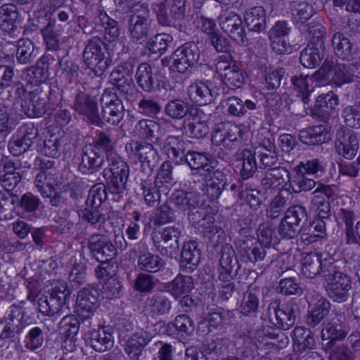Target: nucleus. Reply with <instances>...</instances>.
Instances as JSON below:
<instances>
[{"label":"nucleus","mask_w":360,"mask_h":360,"mask_svg":"<svg viewBox=\"0 0 360 360\" xmlns=\"http://www.w3.org/2000/svg\"><path fill=\"white\" fill-rule=\"evenodd\" d=\"M172 41L173 37L171 34L165 32L158 33L148 39L146 48L150 53L162 56L166 53Z\"/></svg>","instance_id":"53"},{"label":"nucleus","mask_w":360,"mask_h":360,"mask_svg":"<svg viewBox=\"0 0 360 360\" xmlns=\"http://www.w3.org/2000/svg\"><path fill=\"white\" fill-rule=\"evenodd\" d=\"M15 57L20 64L25 65L32 63L37 58L34 43L27 38L18 40Z\"/></svg>","instance_id":"52"},{"label":"nucleus","mask_w":360,"mask_h":360,"mask_svg":"<svg viewBox=\"0 0 360 360\" xmlns=\"http://www.w3.org/2000/svg\"><path fill=\"white\" fill-rule=\"evenodd\" d=\"M15 192H0V220H8L13 217L14 205L16 202H18L17 191Z\"/></svg>","instance_id":"58"},{"label":"nucleus","mask_w":360,"mask_h":360,"mask_svg":"<svg viewBox=\"0 0 360 360\" xmlns=\"http://www.w3.org/2000/svg\"><path fill=\"white\" fill-rule=\"evenodd\" d=\"M236 246L241 260L244 262L256 263L263 261L269 252L252 236H244L236 241Z\"/></svg>","instance_id":"13"},{"label":"nucleus","mask_w":360,"mask_h":360,"mask_svg":"<svg viewBox=\"0 0 360 360\" xmlns=\"http://www.w3.org/2000/svg\"><path fill=\"white\" fill-rule=\"evenodd\" d=\"M221 30L237 44L243 46L249 44L245 27L240 16L234 12H226L220 18Z\"/></svg>","instance_id":"16"},{"label":"nucleus","mask_w":360,"mask_h":360,"mask_svg":"<svg viewBox=\"0 0 360 360\" xmlns=\"http://www.w3.org/2000/svg\"><path fill=\"white\" fill-rule=\"evenodd\" d=\"M39 311L44 315L53 316L59 314L65 304L58 300L49 292L38 300Z\"/></svg>","instance_id":"54"},{"label":"nucleus","mask_w":360,"mask_h":360,"mask_svg":"<svg viewBox=\"0 0 360 360\" xmlns=\"http://www.w3.org/2000/svg\"><path fill=\"white\" fill-rule=\"evenodd\" d=\"M135 78L139 88L146 93H154L159 88V80L148 63H141L138 65Z\"/></svg>","instance_id":"30"},{"label":"nucleus","mask_w":360,"mask_h":360,"mask_svg":"<svg viewBox=\"0 0 360 360\" xmlns=\"http://www.w3.org/2000/svg\"><path fill=\"white\" fill-rule=\"evenodd\" d=\"M19 17L18 10L13 4H4L0 7V28L8 33L16 29L15 22Z\"/></svg>","instance_id":"45"},{"label":"nucleus","mask_w":360,"mask_h":360,"mask_svg":"<svg viewBox=\"0 0 360 360\" xmlns=\"http://www.w3.org/2000/svg\"><path fill=\"white\" fill-rule=\"evenodd\" d=\"M151 25L148 6H136L128 20V31L134 43H141L148 36Z\"/></svg>","instance_id":"10"},{"label":"nucleus","mask_w":360,"mask_h":360,"mask_svg":"<svg viewBox=\"0 0 360 360\" xmlns=\"http://www.w3.org/2000/svg\"><path fill=\"white\" fill-rule=\"evenodd\" d=\"M188 94L196 105H205L214 102L219 92L217 86L211 80H200L188 86Z\"/></svg>","instance_id":"15"},{"label":"nucleus","mask_w":360,"mask_h":360,"mask_svg":"<svg viewBox=\"0 0 360 360\" xmlns=\"http://www.w3.org/2000/svg\"><path fill=\"white\" fill-rule=\"evenodd\" d=\"M162 150L165 154L176 165H183L186 153V142L180 136H168L164 141Z\"/></svg>","instance_id":"31"},{"label":"nucleus","mask_w":360,"mask_h":360,"mask_svg":"<svg viewBox=\"0 0 360 360\" xmlns=\"http://www.w3.org/2000/svg\"><path fill=\"white\" fill-rule=\"evenodd\" d=\"M186 134L190 138L200 139L205 137L209 133V128L205 121L202 120L198 115L193 114L191 119L187 120Z\"/></svg>","instance_id":"59"},{"label":"nucleus","mask_w":360,"mask_h":360,"mask_svg":"<svg viewBox=\"0 0 360 360\" xmlns=\"http://www.w3.org/2000/svg\"><path fill=\"white\" fill-rule=\"evenodd\" d=\"M165 113L174 120H181L188 113L193 115L189 104L180 99L169 101L165 106Z\"/></svg>","instance_id":"56"},{"label":"nucleus","mask_w":360,"mask_h":360,"mask_svg":"<svg viewBox=\"0 0 360 360\" xmlns=\"http://www.w3.org/2000/svg\"><path fill=\"white\" fill-rule=\"evenodd\" d=\"M86 345L97 352L110 350L114 345L113 328L110 326H103L93 329L84 338Z\"/></svg>","instance_id":"18"},{"label":"nucleus","mask_w":360,"mask_h":360,"mask_svg":"<svg viewBox=\"0 0 360 360\" xmlns=\"http://www.w3.org/2000/svg\"><path fill=\"white\" fill-rule=\"evenodd\" d=\"M214 222V214L206 212L200 221H198V226L202 227L205 229L203 232L204 237L207 238L210 243L215 245L224 236V232L221 227L213 225Z\"/></svg>","instance_id":"46"},{"label":"nucleus","mask_w":360,"mask_h":360,"mask_svg":"<svg viewBox=\"0 0 360 360\" xmlns=\"http://www.w3.org/2000/svg\"><path fill=\"white\" fill-rule=\"evenodd\" d=\"M337 153L345 159L352 160L357 154L359 149V141L354 132L340 131L337 134L335 141Z\"/></svg>","instance_id":"28"},{"label":"nucleus","mask_w":360,"mask_h":360,"mask_svg":"<svg viewBox=\"0 0 360 360\" xmlns=\"http://www.w3.org/2000/svg\"><path fill=\"white\" fill-rule=\"evenodd\" d=\"M54 60V56L48 53L41 57L34 66L26 70L29 82L35 85L44 82L49 78L50 63Z\"/></svg>","instance_id":"33"},{"label":"nucleus","mask_w":360,"mask_h":360,"mask_svg":"<svg viewBox=\"0 0 360 360\" xmlns=\"http://www.w3.org/2000/svg\"><path fill=\"white\" fill-rule=\"evenodd\" d=\"M157 184L153 182L152 179L142 180L141 183V189L145 202L148 206L153 207L160 200V194Z\"/></svg>","instance_id":"61"},{"label":"nucleus","mask_w":360,"mask_h":360,"mask_svg":"<svg viewBox=\"0 0 360 360\" xmlns=\"http://www.w3.org/2000/svg\"><path fill=\"white\" fill-rule=\"evenodd\" d=\"M115 44H106L98 37L86 41L82 53L85 65L97 77L102 76L112 65V47Z\"/></svg>","instance_id":"2"},{"label":"nucleus","mask_w":360,"mask_h":360,"mask_svg":"<svg viewBox=\"0 0 360 360\" xmlns=\"http://www.w3.org/2000/svg\"><path fill=\"white\" fill-rule=\"evenodd\" d=\"M255 158L259 159V169H269L274 167L278 160L277 149L274 143L264 139L253 150Z\"/></svg>","instance_id":"29"},{"label":"nucleus","mask_w":360,"mask_h":360,"mask_svg":"<svg viewBox=\"0 0 360 360\" xmlns=\"http://www.w3.org/2000/svg\"><path fill=\"white\" fill-rule=\"evenodd\" d=\"M329 136L326 128L322 125H317L302 129L299 133L300 141L309 146L320 145L329 140Z\"/></svg>","instance_id":"41"},{"label":"nucleus","mask_w":360,"mask_h":360,"mask_svg":"<svg viewBox=\"0 0 360 360\" xmlns=\"http://www.w3.org/2000/svg\"><path fill=\"white\" fill-rule=\"evenodd\" d=\"M294 343L300 352L312 349L316 344L314 333L308 328L296 327L294 329Z\"/></svg>","instance_id":"55"},{"label":"nucleus","mask_w":360,"mask_h":360,"mask_svg":"<svg viewBox=\"0 0 360 360\" xmlns=\"http://www.w3.org/2000/svg\"><path fill=\"white\" fill-rule=\"evenodd\" d=\"M181 234V229L175 226L153 229L151 240L153 245L162 256L173 259L178 256Z\"/></svg>","instance_id":"5"},{"label":"nucleus","mask_w":360,"mask_h":360,"mask_svg":"<svg viewBox=\"0 0 360 360\" xmlns=\"http://www.w3.org/2000/svg\"><path fill=\"white\" fill-rule=\"evenodd\" d=\"M325 56V48L308 44L300 53V62L307 68L319 66Z\"/></svg>","instance_id":"47"},{"label":"nucleus","mask_w":360,"mask_h":360,"mask_svg":"<svg viewBox=\"0 0 360 360\" xmlns=\"http://www.w3.org/2000/svg\"><path fill=\"white\" fill-rule=\"evenodd\" d=\"M59 328L66 336V342L70 340L71 342L73 341V338L78 333L80 328H83L84 326H87V322L83 323L82 319L79 316L75 315H67L65 316L59 322Z\"/></svg>","instance_id":"51"},{"label":"nucleus","mask_w":360,"mask_h":360,"mask_svg":"<svg viewBox=\"0 0 360 360\" xmlns=\"http://www.w3.org/2000/svg\"><path fill=\"white\" fill-rule=\"evenodd\" d=\"M343 314H337L324 324L321 331L323 340H328L326 347L331 348L336 341L343 340L348 333V327Z\"/></svg>","instance_id":"19"},{"label":"nucleus","mask_w":360,"mask_h":360,"mask_svg":"<svg viewBox=\"0 0 360 360\" xmlns=\"http://www.w3.org/2000/svg\"><path fill=\"white\" fill-rule=\"evenodd\" d=\"M219 255V280L222 283L219 287L218 295L220 300L227 301L236 290L234 283L230 281L237 276L240 265L235 250L228 243L221 246Z\"/></svg>","instance_id":"1"},{"label":"nucleus","mask_w":360,"mask_h":360,"mask_svg":"<svg viewBox=\"0 0 360 360\" xmlns=\"http://www.w3.org/2000/svg\"><path fill=\"white\" fill-rule=\"evenodd\" d=\"M308 33L310 43L316 47L325 48L323 37L326 34V28L319 22H311L304 26Z\"/></svg>","instance_id":"63"},{"label":"nucleus","mask_w":360,"mask_h":360,"mask_svg":"<svg viewBox=\"0 0 360 360\" xmlns=\"http://www.w3.org/2000/svg\"><path fill=\"white\" fill-rule=\"evenodd\" d=\"M168 291L174 299H179L183 295L190 292L194 288L191 276L179 274L167 284Z\"/></svg>","instance_id":"50"},{"label":"nucleus","mask_w":360,"mask_h":360,"mask_svg":"<svg viewBox=\"0 0 360 360\" xmlns=\"http://www.w3.org/2000/svg\"><path fill=\"white\" fill-rule=\"evenodd\" d=\"M125 150L130 158L140 162L142 171L148 175L159 163L160 156L151 143L131 141L125 145Z\"/></svg>","instance_id":"7"},{"label":"nucleus","mask_w":360,"mask_h":360,"mask_svg":"<svg viewBox=\"0 0 360 360\" xmlns=\"http://www.w3.org/2000/svg\"><path fill=\"white\" fill-rule=\"evenodd\" d=\"M202 44L199 40L186 41L176 49L183 56L188 58L195 65L198 63L202 65L204 60H200L201 50Z\"/></svg>","instance_id":"60"},{"label":"nucleus","mask_w":360,"mask_h":360,"mask_svg":"<svg viewBox=\"0 0 360 360\" xmlns=\"http://www.w3.org/2000/svg\"><path fill=\"white\" fill-rule=\"evenodd\" d=\"M245 24L250 32H261L266 29V11L262 6H255L244 13Z\"/></svg>","instance_id":"40"},{"label":"nucleus","mask_w":360,"mask_h":360,"mask_svg":"<svg viewBox=\"0 0 360 360\" xmlns=\"http://www.w3.org/2000/svg\"><path fill=\"white\" fill-rule=\"evenodd\" d=\"M109 167L103 169L101 174L105 179L109 192L115 195L114 200L119 201L121 195L127 189L126 184L129 178V167L128 165L115 155L108 159Z\"/></svg>","instance_id":"4"},{"label":"nucleus","mask_w":360,"mask_h":360,"mask_svg":"<svg viewBox=\"0 0 360 360\" xmlns=\"http://www.w3.org/2000/svg\"><path fill=\"white\" fill-rule=\"evenodd\" d=\"M53 91L49 96L42 94L38 89L30 93L29 99L21 101V110L29 117H39L47 111V101H51Z\"/></svg>","instance_id":"20"},{"label":"nucleus","mask_w":360,"mask_h":360,"mask_svg":"<svg viewBox=\"0 0 360 360\" xmlns=\"http://www.w3.org/2000/svg\"><path fill=\"white\" fill-rule=\"evenodd\" d=\"M186 164L191 170L202 169L207 173L213 170L211 155L205 152L188 150L183 159V165Z\"/></svg>","instance_id":"37"},{"label":"nucleus","mask_w":360,"mask_h":360,"mask_svg":"<svg viewBox=\"0 0 360 360\" xmlns=\"http://www.w3.org/2000/svg\"><path fill=\"white\" fill-rule=\"evenodd\" d=\"M73 107L79 114L84 116L88 122L98 127L103 124L98 112V104L90 95L84 92L78 93L75 98Z\"/></svg>","instance_id":"17"},{"label":"nucleus","mask_w":360,"mask_h":360,"mask_svg":"<svg viewBox=\"0 0 360 360\" xmlns=\"http://www.w3.org/2000/svg\"><path fill=\"white\" fill-rule=\"evenodd\" d=\"M38 136V128L33 122L24 123L17 129L8 149L14 156L20 155L30 149Z\"/></svg>","instance_id":"12"},{"label":"nucleus","mask_w":360,"mask_h":360,"mask_svg":"<svg viewBox=\"0 0 360 360\" xmlns=\"http://www.w3.org/2000/svg\"><path fill=\"white\" fill-rule=\"evenodd\" d=\"M81 217L82 219L94 227L100 226L101 224L106 221L107 217L103 213V208L96 205L86 207L82 210Z\"/></svg>","instance_id":"64"},{"label":"nucleus","mask_w":360,"mask_h":360,"mask_svg":"<svg viewBox=\"0 0 360 360\" xmlns=\"http://www.w3.org/2000/svg\"><path fill=\"white\" fill-rule=\"evenodd\" d=\"M201 258V250L195 240H189L183 244L179 263L180 270L184 273L193 272Z\"/></svg>","instance_id":"27"},{"label":"nucleus","mask_w":360,"mask_h":360,"mask_svg":"<svg viewBox=\"0 0 360 360\" xmlns=\"http://www.w3.org/2000/svg\"><path fill=\"white\" fill-rule=\"evenodd\" d=\"M267 314L274 326L286 330L295 325L300 314V307L295 301L291 300L281 305V301L275 300L269 304Z\"/></svg>","instance_id":"6"},{"label":"nucleus","mask_w":360,"mask_h":360,"mask_svg":"<svg viewBox=\"0 0 360 360\" xmlns=\"http://www.w3.org/2000/svg\"><path fill=\"white\" fill-rule=\"evenodd\" d=\"M79 171L86 175H94L99 172L105 162L104 156L94 148L84 146L81 153Z\"/></svg>","instance_id":"26"},{"label":"nucleus","mask_w":360,"mask_h":360,"mask_svg":"<svg viewBox=\"0 0 360 360\" xmlns=\"http://www.w3.org/2000/svg\"><path fill=\"white\" fill-rule=\"evenodd\" d=\"M328 296L337 302H342L347 300L349 292L352 288L351 281L347 274L338 278L335 281L326 285Z\"/></svg>","instance_id":"39"},{"label":"nucleus","mask_w":360,"mask_h":360,"mask_svg":"<svg viewBox=\"0 0 360 360\" xmlns=\"http://www.w3.org/2000/svg\"><path fill=\"white\" fill-rule=\"evenodd\" d=\"M259 304V295L247 291L243 296L239 310L240 314L248 316H255L258 312Z\"/></svg>","instance_id":"62"},{"label":"nucleus","mask_w":360,"mask_h":360,"mask_svg":"<svg viewBox=\"0 0 360 360\" xmlns=\"http://www.w3.org/2000/svg\"><path fill=\"white\" fill-rule=\"evenodd\" d=\"M170 201L181 211L195 210L200 205V195L195 192L176 190L169 198Z\"/></svg>","instance_id":"36"},{"label":"nucleus","mask_w":360,"mask_h":360,"mask_svg":"<svg viewBox=\"0 0 360 360\" xmlns=\"http://www.w3.org/2000/svg\"><path fill=\"white\" fill-rule=\"evenodd\" d=\"M63 31L62 25L58 23L56 18L50 17L48 18V22L41 29V33L49 51L58 52L61 50L60 49V36Z\"/></svg>","instance_id":"32"},{"label":"nucleus","mask_w":360,"mask_h":360,"mask_svg":"<svg viewBox=\"0 0 360 360\" xmlns=\"http://www.w3.org/2000/svg\"><path fill=\"white\" fill-rule=\"evenodd\" d=\"M248 136V132L243 128L238 125H231L224 130H217L212 136V141L217 146L231 149L236 143L246 141Z\"/></svg>","instance_id":"25"},{"label":"nucleus","mask_w":360,"mask_h":360,"mask_svg":"<svg viewBox=\"0 0 360 360\" xmlns=\"http://www.w3.org/2000/svg\"><path fill=\"white\" fill-rule=\"evenodd\" d=\"M235 160L242 162L240 175L243 180L248 179L254 176L259 166L253 150L243 148L238 150L235 154Z\"/></svg>","instance_id":"38"},{"label":"nucleus","mask_w":360,"mask_h":360,"mask_svg":"<svg viewBox=\"0 0 360 360\" xmlns=\"http://www.w3.org/2000/svg\"><path fill=\"white\" fill-rule=\"evenodd\" d=\"M146 306L153 315L161 316L169 313L172 302L164 292L159 291L147 298Z\"/></svg>","instance_id":"42"},{"label":"nucleus","mask_w":360,"mask_h":360,"mask_svg":"<svg viewBox=\"0 0 360 360\" xmlns=\"http://www.w3.org/2000/svg\"><path fill=\"white\" fill-rule=\"evenodd\" d=\"M257 241L265 248L269 252L274 250L272 246L277 245L279 240L271 222L267 221L260 224L257 230Z\"/></svg>","instance_id":"48"},{"label":"nucleus","mask_w":360,"mask_h":360,"mask_svg":"<svg viewBox=\"0 0 360 360\" xmlns=\"http://www.w3.org/2000/svg\"><path fill=\"white\" fill-rule=\"evenodd\" d=\"M45 328L44 326H32L25 336V347L30 351L40 348L45 340Z\"/></svg>","instance_id":"57"},{"label":"nucleus","mask_w":360,"mask_h":360,"mask_svg":"<svg viewBox=\"0 0 360 360\" xmlns=\"http://www.w3.org/2000/svg\"><path fill=\"white\" fill-rule=\"evenodd\" d=\"M130 252L134 255L139 252L137 264L141 271L156 273L165 265V261L159 255L153 254L147 250L144 243L136 244Z\"/></svg>","instance_id":"22"},{"label":"nucleus","mask_w":360,"mask_h":360,"mask_svg":"<svg viewBox=\"0 0 360 360\" xmlns=\"http://www.w3.org/2000/svg\"><path fill=\"white\" fill-rule=\"evenodd\" d=\"M330 303L325 297H321L309 311L307 318V323L310 327L319 325L330 313Z\"/></svg>","instance_id":"44"},{"label":"nucleus","mask_w":360,"mask_h":360,"mask_svg":"<svg viewBox=\"0 0 360 360\" xmlns=\"http://www.w3.org/2000/svg\"><path fill=\"white\" fill-rule=\"evenodd\" d=\"M154 334L146 329H141L132 333L126 340L124 352L131 360H139L144 348L153 340Z\"/></svg>","instance_id":"21"},{"label":"nucleus","mask_w":360,"mask_h":360,"mask_svg":"<svg viewBox=\"0 0 360 360\" xmlns=\"http://www.w3.org/2000/svg\"><path fill=\"white\" fill-rule=\"evenodd\" d=\"M323 259L321 255L316 252H309L302 259L301 271L303 276L308 278H314L320 275Z\"/></svg>","instance_id":"43"},{"label":"nucleus","mask_w":360,"mask_h":360,"mask_svg":"<svg viewBox=\"0 0 360 360\" xmlns=\"http://www.w3.org/2000/svg\"><path fill=\"white\" fill-rule=\"evenodd\" d=\"M215 72L221 82L230 89H238L244 84L243 70L236 65L231 54H222L217 58Z\"/></svg>","instance_id":"8"},{"label":"nucleus","mask_w":360,"mask_h":360,"mask_svg":"<svg viewBox=\"0 0 360 360\" xmlns=\"http://www.w3.org/2000/svg\"><path fill=\"white\" fill-rule=\"evenodd\" d=\"M101 115L104 120L117 126L123 120L125 110L122 100L112 90L105 89L101 98Z\"/></svg>","instance_id":"11"},{"label":"nucleus","mask_w":360,"mask_h":360,"mask_svg":"<svg viewBox=\"0 0 360 360\" xmlns=\"http://www.w3.org/2000/svg\"><path fill=\"white\" fill-rule=\"evenodd\" d=\"M87 249L92 258L98 262L112 260L117 255V249L106 235L94 233L87 240Z\"/></svg>","instance_id":"14"},{"label":"nucleus","mask_w":360,"mask_h":360,"mask_svg":"<svg viewBox=\"0 0 360 360\" xmlns=\"http://www.w3.org/2000/svg\"><path fill=\"white\" fill-rule=\"evenodd\" d=\"M351 63H336L330 80L338 86L360 79V56Z\"/></svg>","instance_id":"24"},{"label":"nucleus","mask_w":360,"mask_h":360,"mask_svg":"<svg viewBox=\"0 0 360 360\" xmlns=\"http://www.w3.org/2000/svg\"><path fill=\"white\" fill-rule=\"evenodd\" d=\"M89 147L94 148L96 151H103L107 155L108 160L112 155L115 148V142L112 139V131L109 129L105 131H97L92 144Z\"/></svg>","instance_id":"49"},{"label":"nucleus","mask_w":360,"mask_h":360,"mask_svg":"<svg viewBox=\"0 0 360 360\" xmlns=\"http://www.w3.org/2000/svg\"><path fill=\"white\" fill-rule=\"evenodd\" d=\"M99 290L97 286L88 285L81 289L76 300V313L83 323L91 326V319L98 307Z\"/></svg>","instance_id":"9"},{"label":"nucleus","mask_w":360,"mask_h":360,"mask_svg":"<svg viewBox=\"0 0 360 360\" xmlns=\"http://www.w3.org/2000/svg\"><path fill=\"white\" fill-rule=\"evenodd\" d=\"M338 105V95L330 91L317 97L316 103L311 110V114L314 117H317L321 121L326 122L330 117L335 114Z\"/></svg>","instance_id":"23"},{"label":"nucleus","mask_w":360,"mask_h":360,"mask_svg":"<svg viewBox=\"0 0 360 360\" xmlns=\"http://www.w3.org/2000/svg\"><path fill=\"white\" fill-rule=\"evenodd\" d=\"M221 104L223 108H226L229 115L237 117H241L257 108V103L253 101L237 96H229L224 99Z\"/></svg>","instance_id":"34"},{"label":"nucleus","mask_w":360,"mask_h":360,"mask_svg":"<svg viewBox=\"0 0 360 360\" xmlns=\"http://www.w3.org/2000/svg\"><path fill=\"white\" fill-rule=\"evenodd\" d=\"M290 181V172L283 167L269 168L261 179V185L265 190L283 187Z\"/></svg>","instance_id":"35"},{"label":"nucleus","mask_w":360,"mask_h":360,"mask_svg":"<svg viewBox=\"0 0 360 360\" xmlns=\"http://www.w3.org/2000/svg\"><path fill=\"white\" fill-rule=\"evenodd\" d=\"M343 25L335 29L331 39V44L335 56L342 60L350 61L356 59L357 48L351 42L348 37H353L360 33V25L350 19H342Z\"/></svg>","instance_id":"3"}]
</instances>
